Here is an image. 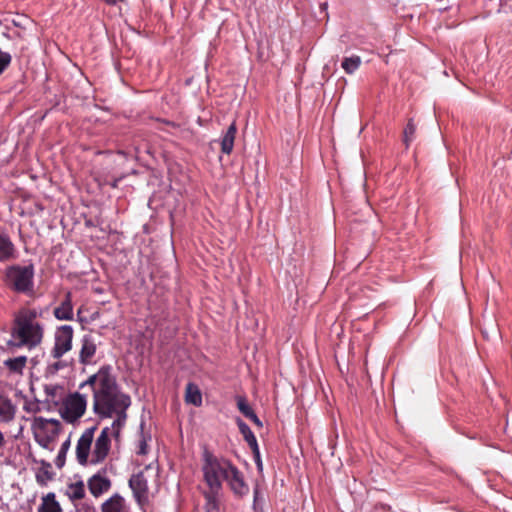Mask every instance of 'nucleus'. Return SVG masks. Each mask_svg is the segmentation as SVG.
Returning <instances> with one entry per match:
<instances>
[{
	"label": "nucleus",
	"instance_id": "f704fd0d",
	"mask_svg": "<svg viewBox=\"0 0 512 512\" xmlns=\"http://www.w3.org/2000/svg\"><path fill=\"white\" fill-rule=\"evenodd\" d=\"M258 498H259V489H258V486H256L254 488V505L256 504Z\"/></svg>",
	"mask_w": 512,
	"mask_h": 512
},
{
	"label": "nucleus",
	"instance_id": "2eb2a0df",
	"mask_svg": "<svg viewBox=\"0 0 512 512\" xmlns=\"http://www.w3.org/2000/svg\"><path fill=\"white\" fill-rule=\"evenodd\" d=\"M64 494L73 503L82 500L86 494L83 480L78 479L74 482L68 483Z\"/></svg>",
	"mask_w": 512,
	"mask_h": 512
},
{
	"label": "nucleus",
	"instance_id": "2f4dec72",
	"mask_svg": "<svg viewBox=\"0 0 512 512\" xmlns=\"http://www.w3.org/2000/svg\"><path fill=\"white\" fill-rule=\"evenodd\" d=\"M65 366V362L61 361L60 359H57V361L54 364L50 365L49 368L54 372L63 369Z\"/></svg>",
	"mask_w": 512,
	"mask_h": 512
},
{
	"label": "nucleus",
	"instance_id": "473e14b6",
	"mask_svg": "<svg viewBox=\"0 0 512 512\" xmlns=\"http://www.w3.org/2000/svg\"><path fill=\"white\" fill-rule=\"evenodd\" d=\"M253 423H255L257 426L262 427V422L258 418V416L255 414V412L251 413L248 417Z\"/></svg>",
	"mask_w": 512,
	"mask_h": 512
},
{
	"label": "nucleus",
	"instance_id": "72a5a7b5",
	"mask_svg": "<svg viewBox=\"0 0 512 512\" xmlns=\"http://www.w3.org/2000/svg\"><path fill=\"white\" fill-rule=\"evenodd\" d=\"M108 5H116L120 2H124V0H104Z\"/></svg>",
	"mask_w": 512,
	"mask_h": 512
},
{
	"label": "nucleus",
	"instance_id": "b1692460",
	"mask_svg": "<svg viewBox=\"0 0 512 512\" xmlns=\"http://www.w3.org/2000/svg\"><path fill=\"white\" fill-rule=\"evenodd\" d=\"M361 57L358 55H353L350 57H345L341 63V67L347 74L354 73L361 65Z\"/></svg>",
	"mask_w": 512,
	"mask_h": 512
},
{
	"label": "nucleus",
	"instance_id": "dca6fc26",
	"mask_svg": "<svg viewBox=\"0 0 512 512\" xmlns=\"http://www.w3.org/2000/svg\"><path fill=\"white\" fill-rule=\"evenodd\" d=\"M237 134V127L235 122L231 123L230 126L227 128L226 132L221 138L220 146L221 151L224 154H231L234 147V141Z\"/></svg>",
	"mask_w": 512,
	"mask_h": 512
},
{
	"label": "nucleus",
	"instance_id": "39448f33",
	"mask_svg": "<svg viewBox=\"0 0 512 512\" xmlns=\"http://www.w3.org/2000/svg\"><path fill=\"white\" fill-rule=\"evenodd\" d=\"M6 284L15 292L32 295L34 293L33 265H11L5 271Z\"/></svg>",
	"mask_w": 512,
	"mask_h": 512
},
{
	"label": "nucleus",
	"instance_id": "f257e3e1",
	"mask_svg": "<svg viewBox=\"0 0 512 512\" xmlns=\"http://www.w3.org/2000/svg\"><path fill=\"white\" fill-rule=\"evenodd\" d=\"M86 385L93 391V411L101 419L111 418L115 412L127 410L131 405L130 396L121 391L109 365L102 366L80 387Z\"/></svg>",
	"mask_w": 512,
	"mask_h": 512
},
{
	"label": "nucleus",
	"instance_id": "cd10ccee",
	"mask_svg": "<svg viewBox=\"0 0 512 512\" xmlns=\"http://www.w3.org/2000/svg\"><path fill=\"white\" fill-rule=\"evenodd\" d=\"M11 60H12V57L8 52H2L0 50V75L10 65Z\"/></svg>",
	"mask_w": 512,
	"mask_h": 512
},
{
	"label": "nucleus",
	"instance_id": "a878e982",
	"mask_svg": "<svg viewBox=\"0 0 512 512\" xmlns=\"http://www.w3.org/2000/svg\"><path fill=\"white\" fill-rule=\"evenodd\" d=\"M415 132H416V126H415L413 120L410 119L403 131V141H404L406 147H408L410 145V143L414 140Z\"/></svg>",
	"mask_w": 512,
	"mask_h": 512
},
{
	"label": "nucleus",
	"instance_id": "a211bd4d",
	"mask_svg": "<svg viewBox=\"0 0 512 512\" xmlns=\"http://www.w3.org/2000/svg\"><path fill=\"white\" fill-rule=\"evenodd\" d=\"M125 501L119 494L112 495L101 506V512H124Z\"/></svg>",
	"mask_w": 512,
	"mask_h": 512
},
{
	"label": "nucleus",
	"instance_id": "c85d7f7f",
	"mask_svg": "<svg viewBox=\"0 0 512 512\" xmlns=\"http://www.w3.org/2000/svg\"><path fill=\"white\" fill-rule=\"evenodd\" d=\"M251 450H252L254 461L256 463L257 468L259 470H262V460H261V456H260L259 446L256 445V448L255 449H251Z\"/></svg>",
	"mask_w": 512,
	"mask_h": 512
},
{
	"label": "nucleus",
	"instance_id": "9d476101",
	"mask_svg": "<svg viewBox=\"0 0 512 512\" xmlns=\"http://www.w3.org/2000/svg\"><path fill=\"white\" fill-rule=\"evenodd\" d=\"M18 258V251L10 236L0 231V263H7Z\"/></svg>",
	"mask_w": 512,
	"mask_h": 512
},
{
	"label": "nucleus",
	"instance_id": "412c9836",
	"mask_svg": "<svg viewBox=\"0 0 512 512\" xmlns=\"http://www.w3.org/2000/svg\"><path fill=\"white\" fill-rule=\"evenodd\" d=\"M38 512H62L60 504L56 501L54 493H48L42 498Z\"/></svg>",
	"mask_w": 512,
	"mask_h": 512
},
{
	"label": "nucleus",
	"instance_id": "393cba45",
	"mask_svg": "<svg viewBox=\"0 0 512 512\" xmlns=\"http://www.w3.org/2000/svg\"><path fill=\"white\" fill-rule=\"evenodd\" d=\"M71 440L70 436L62 443L58 455L55 459V465L58 468H62L65 465L66 455L70 449Z\"/></svg>",
	"mask_w": 512,
	"mask_h": 512
},
{
	"label": "nucleus",
	"instance_id": "6ab92c4d",
	"mask_svg": "<svg viewBox=\"0 0 512 512\" xmlns=\"http://www.w3.org/2000/svg\"><path fill=\"white\" fill-rule=\"evenodd\" d=\"M185 401L187 404H192L196 407L202 405V393L197 384L189 382L185 389Z\"/></svg>",
	"mask_w": 512,
	"mask_h": 512
},
{
	"label": "nucleus",
	"instance_id": "1a4fd4ad",
	"mask_svg": "<svg viewBox=\"0 0 512 512\" xmlns=\"http://www.w3.org/2000/svg\"><path fill=\"white\" fill-rule=\"evenodd\" d=\"M129 487L138 504L143 505L148 502V481L143 472H138L130 477Z\"/></svg>",
	"mask_w": 512,
	"mask_h": 512
},
{
	"label": "nucleus",
	"instance_id": "f3484780",
	"mask_svg": "<svg viewBox=\"0 0 512 512\" xmlns=\"http://www.w3.org/2000/svg\"><path fill=\"white\" fill-rule=\"evenodd\" d=\"M27 365L26 356H17L7 358L3 361V366L9 371L10 374L22 375Z\"/></svg>",
	"mask_w": 512,
	"mask_h": 512
},
{
	"label": "nucleus",
	"instance_id": "7c9ffc66",
	"mask_svg": "<svg viewBox=\"0 0 512 512\" xmlns=\"http://www.w3.org/2000/svg\"><path fill=\"white\" fill-rule=\"evenodd\" d=\"M24 410L27 412L36 413L40 410L39 405L37 403H26L24 405Z\"/></svg>",
	"mask_w": 512,
	"mask_h": 512
},
{
	"label": "nucleus",
	"instance_id": "9b49d317",
	"mask_svg": "<svg viewBox=\"0 0 512 512\" xmlns=\"http://www.w3.org/2000/svg\"><path fill=\"white\" fill-rule=\"evenodd\" d=\"M111 485V480L100 473L94 474L87 481V486L90 493L96 498L108 492L111 488Z\"/></svg>",
	"mask_w": 512,
	"mask_h": 512
},
{
	"label": "nucleus",
	"instance_id": "7ed1b4c3",
	"mask_svg": "<svg viewBox=\"0 0 512 512\" xmlns=\"http://www.w3.org/2000/svg\"><path fill=\"white\" fill-rule=\"evenodd\" d=\"M202 472L208 489L221 491L225 481L234 495L243 497L249 493L242 472L230 460L217 457L208 450L203 453Z\"/></svg>",
	"mask_w": 512,
	"mask_h": 512
},
{
	"label": "nucleus",
	"instance_id": "c9c22d12",
	"mask_svg": "<svg viewBox=\"0 0 512 512\" xmlns=\"http://www.w3.org/2000/svg\"><path fill=\"white\" fill-rule=\"evenodd\" d=\"M165 123L168 124V125H171L172 127H176L175 123H172V122H169V121H166Z\"/></svg>",
	"mask_w": 512,
	"mask_h": 512
},
{
	"label": "nucleus",
	"instance_id": "0eeeda50",
	"mask_svg": "<svg viewBox=\"0 0 512 512\" xmlns=\"http://www.w3.org/2000/svg\"><path fill=\"white\" fill-rule=\"evenodd\" d=\"M86 407V396L74 393L64 401L60 409V415L66 422L74 423L84 415Z\"/></svg>",
	"mask_w": 512,
	"mask_h": 512
},
{
	"label": "nucleus",
	"instance_id": "6e6552de",
	"mask_svg": "<svg viewBox=\"0 0 512 512\" xmlns=\"http://www.w3.org/2000/svg\"><path fill=\"white\" fill-rule=\"evenodd\" d=\"M74 329L71 325H62L58 327L54 334V346L50 355L54 359H60L64 354L72 349Z\"/></svg>",
	"mask_w": 512,
	"mask_h": 512
},
{
	"label": "nucleus",
	"instance_id": "4468645a",
	"mask_svg": "<svg viewBox=\"0 0 512 512\" xmlns=\"http://www.w3.org/2000/svg\"><path fill=\"white\" fill-rule=\"evenodd\" d=\"M17 407L6 396L0 395V422L1 423H10L14 420L16 415Z\"/></svg>",
	"mask_w": 512,
	"mask_h": 512
},
{
	"label": "nucleus",
	"instance_id": "5701e85b",
	"mask_svg": "<svg viewBox=\"0 0 512 512\" xmlns=\"http://www.w3.org/2000/svg\"><path fill=\"white\" fill-rule=\"evenodd\" d=\"M62 388L56 384L44 385L45 401L49 404L57 405L61 400L60 391Z\"/></svg>",
	"mask_w": 512,
	"mask_h": 512
},
{
	"label": "nucleus",
	"instance_id": "20e7f679",
	"mask_svg": "<svg viewBox=\"0 0 512 512\" xmlns=\"http://www.w3.org/2000/svg\"><path fill=\"white\" fill-rule=\"evenodd\" d=\"M40 315L36 309H21L15 317L9 345L30 350L37 347L42 342L44 334L43 325L37 320Z\"/></svg>",
	"mask_w": 512,
	"mask_h": 512
},
{
	"label": "nucleus",
	"instance_id": "4be33fe9",
	"mask_svg": "<svg viewBox=\"0 0 512 512\" xmlns=\"http://www.w3.org/2000/svg\"><path fill=\"white\" fill-rule=\"evenodd\" d=\"M236 422H237L239 431L242 434L244 440L247 442L248 446L251 449H255L256 445H258V443H257V439H256L254 433L252 432V430L250 429V427L240 418H238Z\"/></svg>",
	"mask_w": 512,
	"mask_h": 512
},
{
	"label": "nucleus",
	"instance_id": "ddd939ff",
	"mask_svg": "<svg viewBox=\"0 0 512 512\" xmlns=\"http://www.w3.org/2000/svg\"><path fill=\"white\" fill-rule=\"evenodd\" d=\"M53 314L57 320H73L74 313L71 292L65 294L64 299L61 301L60 305L54 309Z\"/></svg>",
	"mask_w": 512,
	"mask_h": 512
},
{
	"label": "nucleus",
	"instance_id": "aec40b11",
	"mask_svg": "<svg viewBox=\"0 0 512 512\" xmlns=\"http://www.w3.org/2000/svg\"><path fill=\"white\" fill-rule=\"evenodd\" d=\"M220 492L213 489L204 492L205 512H220Z\"/></svg>",
	"mask_w": 512,
	"mask_h": 512
},
{
	"label": "nucleus",
	"instance_id": "bb28decb",
	"mask_svg": "<svg viewBox=\"0 0 512 512\" xmlns=\"http://www.w3.org/2000/svg\"><path fill=\"white\" fill-rule=\"evenodd\" d=\"M237 407L239 411L248 418L251 413H253V409L248 404L246 398L244 396H237L236 397Z\"/></svg>",
	"mask_w": 512,
	"mask_h": 512
},
{
	"label": "nucleus",
	"instance_id": "f03ea898",
	"mask_svg": "<svg viewBox=\"0 0 512 512\" xmlns=\"http://www.w3.org/2000/svg\"><path fill=\"white\" fill-rule=\"evenodd\" d=\"M127 410L114 413L116 419L110 427H104L96 438L93 448L96 426L83 431L76 445V460L82 466L98 465L107 458L111 450V437L118 439L127 419Z\"/></svg>",
	"mask_w": 512,
	"mask_h": 512
},
{
	"label": "nucleus",
	"instance_id": "423d86ee",
	"mask_svg": "<svg viewBox=\"0 0 512 512\" xmlns=\"http://www.w3.org/2000/svg\"><path fill=\"white\" fill-rule=\"evenodd\" d=\"M31 429L35 441L39 446L49 451H53L52 443L61 432V423L57 419H47L44 417H35L32 421Z\"/></svg>",
	"mask_w": 512,
	"mask_h": 512
},
{
	"label": "nucleus",
	"instance_id": "c756f323",
	"mask_svg": "<svg viewBox=\"0 0 512 512\" xmlns=\"http://www.w3.org/2000/svg\"><path fill=\"white\" fill-rule=\"evenodd\" d=\"M137 454L145 455L147 453V442L144 437L138 442Z\"/></svg>",
	"mask_w": 512,
	"mask_h": 512
},
{
	"label": "nucleus",
	"instance_id": "f8f14e48",
	"mask_svg": "<svg viewBox=\"0 0 512 512\" xmlns=\"http://www.w3.org/2000/svg\"><path fill=\"white\" fill-rule=\"evenodd\" d=\"M82 346L79 353V361L83 365L93 363V357L96 354L97 346L94 339L90 335H84L81 340Z\"/></svg>",
	"mask_w": 512,
	"mask_h": 512
}]
</instances>
